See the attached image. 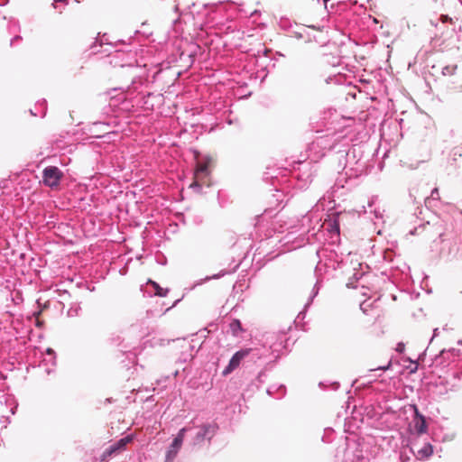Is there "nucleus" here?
<instances>
[{
	"label": "nucleus",
	"mask_w": 462,
	"mask_h": 462,
	"mask_svg": "<svg viewBox=\"0 0 462 462\" xmlns=\"http://www.w3.org/2000/svg\"><path fill=\"white\" fill-rule=\"evenodd\" d=\"M324 225L326 229L331 234V237L334 236L337 237L339 236V222L337 215L329 217L328 219L325 220Z\"/></svg>",
	"instance_id": "39448f33"
},
{
	"label": "nucleus",
	"mask_w": 462,
	"mask_h": 462,
	"mask_svg": "<svg viewBox=\"0 0 462 462\" xmlns=\"http://www.w3.org/2000/svg\"><path fill=\"white\" fill-rule=\"evenodd\" d=\"M392 365V362L389 361L388 364L386 365H382V366H378L377 368H374V369H371V371H386L388 370Z\"/></svg>",
	"instance_id": "2eb2a0df"
},
{
	"label": "nucleus",
	"mask_w": 462,
	"mask_h": 462,
	"mask_svg": "<svg viewBox=\"0 0 462 462\" xmlns=\"http://www.w3.org/2000/svg\"><path fill=\"white\" fill-rule=\"evenodd\" d=\"M208 174V162H199L196 167L195 177L197 179H199L202 176H207Z\"/></svg>",
	"instance_id": "6e6552de"
},
{
	"label": "nucleus",
	"mask_w": 462,
	"mask_h": 462,
	"mask_svg": "<svg viewBox=\"0 0 462 462\" xmlns=\"http://www.w3.org/2000/svg\"><path fill=\"white\" fill-rule=\"evenodd\" d=\"M403 347H404V346L402 344H399L398 347H397V350L398 351H402Z\"/></svg>",
	"instance_id": "393cba45"
},
{
	"label": "nucleus",
	"mask_w": 462,
	"mask_h": 462,
	"mask_svg": "<svg viewBox=\"0 0 462 462\" xmlns=\"http://www.w3.org/2000/svg\"><path fill=\"white\" fill-rule=\"evenodd\" d=\"M439 236L441 241H443V236H445V234L443 232H439Z\"/></svg>",
	"instance_id": "bb28decb"
},
{
	"label": "nucleus",
	"mask_w": 462,
	"mask_h": 462,
	"mask_svg": "<svg viewBox=\"0 0 462 462\" xmlns=\"http://www.w3.org/2000/svg\"><path fill=\"white\" fill-rule=\"evenodd\" d=\"M217 430V425L216 423H206L199 426L191 444L196 446L201 444L206 439L210 440L216 434Z\"/></svg>",
	"instance_id": "f257e3e1"
},
{
	"label": "nucleus",
	"mask_w": 462,
	"mask_h": 462,
	"mask_svg": "<svg viewBox=\"0 0 462 462\" xmlns=\"http://www.w3.org/2000/svg\"><path fill=\"white\" fill-rule=\"evenodd\" d=\"M438 334V328H435L434 329V336H436Z\"/></svg>",
	"instance_id": "c85d7f7f"
},
{
	"label": "nucleus",
	"mask_w": 462,
	"mask_h": 462,
	"mask_svg": "<svg viewBox=\"0 0 462 462\" xmlns=\"http://www.w3.org/2000/svg\"><path fill=\"white\" fill-rule=\"evenodd\" d=\"M190 188H194V189H201V186H200V184L196 180V181H194V182L190 185Z\"/></svg>",
	"instance_id": "aec40b11"
},
{
	"label": "nucleus",
	"mask_w": 462,
	"mask_h": 462,
	"mask_svg": "<svg viewBox=\"0 0 462 462\" xmlns=\"http://www.w3.org/2000/svg\"><path fill=\"white\" fill-rule=\"evenodd\" d=\"M149 282L152 285L155 290L154 294L161 297H165L169 291L168 289L162 288L157 282L149 281Z\"/></svg>",
	"instance_id": "9d476101"
},
{
	"label": "nucleus",
	"mask_w": 462,
	"mask_h": 462,
	"mask_svg": "<svg viewBox=\"0 0 462 462\" xmlns=\"http://www.w3.org/2000/svg\"><path fill=\"white\" fill-rule=\"evenodd\" d=\"M456 353V350L453 349L452 351H442L441 352V357H445L446 355H454Z\"/></svg>",
	"instance_id": "6ab92c4d"
},
{
	"label": "nucleus",
	"mask_w": 462,
	"mask_h": 462,
	"mask_svg": "<svg viewBox=\"0 0 462 462\" xmlns=\"http://www.w3.org/2000/svg\"><path fill=\"white\" fill-rule=\"evenodd\" d=\"M374 215H375L376 218H381L382 217V215L378 211H376V210H374Z\"/></svg>",
	"instance_id": "b1692460"
},
{
	"label": "nucleus",
	"mask_w": 462,
	"mask_h": 462,
	"mask_svg": "<svg viewBox=\"0 0 462 462\" xmlns=\"http://www.w3.org/2000/svg\"><path fill=\"white\" fill-rule=\"evenodd\" d=\"M334 60L332 62L333 66H336V64H339V59L337 57H331Z\"/></svg>",
	"instance_id": "412c9836"
},
{
	"label": "nucleus",
	"mask_w": 462,
	"mask_h": 462,
	"mask_svg": "<svg viewBox=\"0 0 462 462\" xmlns=\"http://www.w3.org/2000/svg\"><path fill=\"white\" fill-rule=\"evenodd\" d=\"M418 452L421 456V457H429L430 456L432 455L433 449H432V447L430 444H428V445H425Z\"/></svg>",
	"instance_id": "f8f14e48"
},
{
	"label": "nucleus",
	"mask_w": 462,
	"mask_h": 462,
	"mask_svg": "<svg viewBox=\"0 0 462 462\" xmlns=\"http://www.w3.org/2000/svg\"><path fill=\"white\" fill-rule=\"evenodd\" d=\"M47 354L52 356V355H54V351L52 349H51V348H48L47 349Z\"/></svg>",
	"instance_id": "a878e982"
},
{
	"label": "nucleus",
	"mask_w": 462,
	"mask_h": 462,
	"mask_svg": "<svg viewBox=\"0 0 462 462\" xmlns=\"http://www.w3.org/2000/svg\"><path fill=\"white\" fill-rule=\"evenodd\" d=\"M357 462H367L364 457L357 456Z\"/></svg>",
	"instance_id": "4be33fe9"
},
{
	"label": "nucleus",
	"mask_w": 462,
	"mask_h": 462,
	"mask_svg": "<svg viewBox=\"0 0 462 462\" xmlns=\"http://www.w3.org/2000/svg\"><path fill=\"white\" fill-rule=\"evenodd\" d=\"M62 177V171L56 166H48L42 171L43 183L51 188L57 187Z\"/></svg>",
	"instance_id": "7ed1b4c3"
},
{
	"label": "nucleus",
	"mask_w": 462,
	"mask_h": 462,
	"mask_svg": "<svg viewBox=\"0 0 462 462\" xmlns=\"http://www.w3.org/2000/svg\"><path fill=\"white\" fill-rule=\"evenodd\" d=\"M18 40H21V37H20V36H15V37H14V38L11 40V45H13V44H14V42L15 41H18Z\"/></svg>",
	"instance_id": "5701e85b"
},
{
	"label": "nucleus",
	"mask_w": 462,
	"mask_h": 462,
	"mask_svg": "<svg viewBox=\"0 0 462 462\" xmlns=\"http://www.w3.org/2000/svg\"><path fill=\"white\" fill-rule=\"evenodd\" d=\"M327 137L320 136L317 138L316 142L313 144H317L318 146H323L324 148H328L329 150L332 149L335 143L327 145Z\"/></svg>",
	"instance_id": "9b49d317"
},
{
	"label": "nucleus",
	"mask_w": 462,
	"mask_h": 462,
	"mask_svg": "<svg viewBox=\"0 0 462 462\" xmlns=\"http://www.w3.org/2000/svg\"><path fill=\"white\" fill-rule=\"evenodd\" d=\"M229 328L234 336H238L243 331L241 321L236 319L230 322Z\"/></svg>",
	"instance_id": "1a4fd4ad"
},
{
	"label": "nucleus",
	"mask_w": 462,
	"mask_h": 462,
	"mask_svg": "<svg viewBox=\"0 0 462 462\" xmlns=\"http://www.w3.org/2000/svg\"><path fill=\"white\" fill-rule=\"evenodd\" d=\"M329 58H330L329 56H327V57H326V62H327V63H330Z\"/></svg>",
	"instance_id": "cd10ccee"
},
{
	"label": "nucleus",
	"mask_w": 462,
	"mask_h": 462,
	"mask_svg": "<svg viewBox=\"0 0 462 462\" xmlns=\"http://www.w3.org/2000/svg\"><path fill=\"white\" fill-rule=\"evenodd\" d=\"M251 351L252 349L245 348L236 352L229 360V363L226 365V367L223 370V375H227L230 373H232L235 369H236L240 365L241 361L245 357H246L251 353Z\"/></svg>",
	"instance_id": "20e7f679"
},
{
	"label": "nucleus",
	"mask_w": 462,
	"mask_h": 462,
	"mask_svg": "<svg viewBox=\"0 0 462 462\" xmlns=\"http://www.w3.org/2000/svg\"><path fill=\"white\" fill-rule=\"evenodd\" d=\"M118 452L114 448L113 445H110L107 448H106L102 455L99 457L100 462H107L113 456L116 455Z\"/></svg>",
	"instance_id": "0eeeda50"
},
{
	"label": "nucleus",
	"mask_w": 462,
	"mask_h": 462,
	"mask_svg": "<svg viewBox=\"0 0 462 462\" xmlns=\"http://www.w3.org/2000/svg\"><path fill=\"white\" fill-rule=\"evenodd\" d=\"M427 426L425 420L422 419L420 423H417L416 430L419 433H423L426 431Z\"/></svg>",
	"instance_id": "4468645a"
},
{
	"label": "nucleus",
	"mask_w": 462,
	"mask_h": 462,
	"mask_svg": "<svg viewBox=\"0 0 462 462\" xmlns=\"http://www.w3.org/2000/svg\"><path fill=\"white\" fill-rule=\"evenodd\" d=\"M132 440H133V436L132 435H127V436L120 439L116 442L113 443L112 445L116 449V451L119 452V451L125 449V446L127 444H129L130 442H132Z\"/></svg>",
	"instance_id": "423d86ee"
},
{
	"label": "nucleus",
	"mask_w": 462,
	"mask_h": 462,
	"mask_svg": "<svg viewBox=\"0 0 462 462\" xmlns=\"http://www.w3.org/2000/svg\"><path fill=\"white\" fill-rule=\"evenodd\" d=\"M430 197L433 199H439V189L437 188L432 189Z\"/></svg>",
	"instance_id": "dca6fc26"
},
{
	"label": "nucleus",
	"mask_w": 462,
	"mask_h": 462,
	"mask_svg": "<svg viewBox=\"0 0 462 462\" xmlns=\"http://www.w3.org/2000/svg\"><path fill=\"white\" fill-rule=\"evenodd\" d=\"M319 292V287H318V282L315 284L314 288H313V292H312V295L310 297V301L312 300V299L318 294Z\"/></svg>",
	"instance_id": "a211bd4d"
},
{
	"label": "nucleus",
	"mask_w": 462,
	"mask_h": 462,
	"mask_svg": "<svg viewBox=\"0 0 462 462\" xmlns=\"http://www.w3.org/2000/svg\"><path fill=\"white\" fill-rule=\"evenodd\" d=\"M457 65H448V66H446L442 69V74L447 76H451L453 74H455L456 70H457Z\"/></svg>",
	"instance_id": "ddd939ff"
},
{
	"label": "nucleus",
	"mask_w": 462,
	"mask_h": 462,
	"mask_svg": "<svg viewBox=\"0 0 462 462\" xmlns=\"http://www.w3.org/2000/svg\"><path fill=\"white\" fill-rule=\"evenodd\" d=\"M189 430H190L189 427H184L179 430L178 434L173 439L171 444L170 445V447L166 452L165 462H172L174 460L179 450L180 449V448L182 446L184 437H185V432Z\"/></svg>",
	"instance_id": "f03ea898"
},
{
	"label": "nucleus",
	"mask_w": 462,
	"mask_h": 462,
	"mask_svg": "<svg viewBox=\"0 0 462 462\" xmlns=\"http://www.w3.org/2000/svg\"><path fill=\"white\" fill-rule=\"evenodd\" d=\"M440 20H441V22H442V23H448V22H451V21H452V19H451L448 15H444V14H442V15L440 16Z\"/></svg>",
	"instance_id": "f3484780"
}]
</instances>
